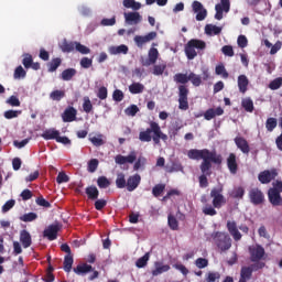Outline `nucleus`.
Returning a JSON list of instances; mask_svg holds the SVG:
<instances>
[{"instance_id": "1", "label": "nucleus", "mask_w": 282, "mask_h": 282, "mask_svg": "<svg viewBox=\"0 0 282 282\" xmlns=\"http://www.w3.org/2000/svg\"><path fill=\"white\" fill-rule=\"evenodd\" d=\"M187 158L189 160H195L196 162L203 160L199 165L202 175L198 177V182L200 188H208V177L206 176L213 175V164H217L218 166L221 165L224 162L221 154H218L215 150L210 151L208 149H191L187 151Z\"/></svg>"}, {"instance_id": "2", "label": "nucleus", "mask_w": 282, "mask_h": 282, "mask_svg": "<svg viewBox=\"0 0 282 282\" xmlns=\"http://www.w3.org/2000/svg\"><path fill=\"white\" fill-rule=\"evenodd\" d=\"M139 140L140 142H151V140H153L154 144H160V140L166 142V140H169V135L162 132L160 123L151 121L150 128L139 133Z\"/></svg>"}, {"instance_id": "3", "label": "nucleus", "mask_w": 282, "mask_h": 282, "mask_svg": "<svg viewBox=\"0 0 282 282\" xmlns=\"http://www.w3.org/2000/svg\"><path fill=\"white\" fill-rule=\"evenodd\" d=\"M210 197L213 198L212 205H206L203 208L204 215H208L209 217H215L217 215V210L215 208H221L226 204V197H224V185H219L214 187L210 191Z\"/></svg>"}, {"instance_id": "4", "label": "nucleus", "mask_w": 282, "mask_h": 282, "mask_svg": "<svg viewBox=\"0 0 282 282\" xmlns=\"http://www.w3.org/2000/svg\"><path fill=\"white\" fill-rule=\"evenodd\" d=\"M213 241L215 246L220 250V252H228L232 248V238L228 232L215 231L212 234Z\"/></svg>"}, {"instance_id": "5", "label": "nucleus", "mask_w": 282, "mask_h": 282, "mask_svg": "<svg viewBox=\"0 0 282 282\" xmlns=\"http://www.w3.org/2000/svg\"><path fill=\"white\" fill-rule=\"evenodd\" d=\"M195 50H206V42L204 40L192 39L185 44V55L187 61H194L197 56V51Z\"/></svg>"}, {"instance_id": "6", "label": "nucleus", "mask_w": 282, "mask_h": 282, "mask_svg": "<svg viewBox=\"0 0 282 282\" xmlns=\"http://www.w3.org/2000/svg\"><path fill=\"white\" fill-rule=\"evenodd\" d=\"M249 202L253 206H261L265 204V194L259 187H252L248 193Z\"/></svg>"}, {"instance_id": "7", "label": "nucleus", "mask_w": 282, "mask_h": 282, "mask_svg": "<svg viewBox=\"0 0 282 282\" xmlns=\"http://www.w3.org/2000/svg\"><path fill=\"white\" fill-rule=\"evenodd\" d=\"M188 87L185 85L178 86V109L181 111H188Z\"/></svg>"}, {"instance_id": "8", "label": "nucleus", "mask_w": 282, "mask_h": 282, "mask_svg": "<svg viewBox=\"0 0 282 282\" xmlns=\"http://www.w3.org/2000/svg\"><path fill=\"white\" fill-rule=\"evenodd\" d=\"M249 254L251 263H256L265 257V249L261 245H256L249 247Z\"/></svg>"}, {"instance_id": "9", "label": "nucleus", "mask_w": 282, "mask_h": 282, "mask_svg": "<svg viewBox=\"0 0 282 282\" xmlns=\"http://www.w3.org/2000/svg\"><path fill=\"white\" fill-rule=\"evenodd\" d=\"M192 11L196 14V21H204L208 17V10L197 0L192 2Z\"/></svg>"}, {"instance_id": "10", "label": "nucleus", "mask_w": 282, "mask_h": 282, "mask_svg": "<svg viewBox=\"0 0 282 282\" xmlns=\"http://www.w3.org/2000/svg\"><path fill=\"white\" fill-rule=\"evenodd\" d=\"M155 39H158V32L152 31L147 35H135L134 43L137 47L142 48L144 47V45H147V43H151V41H155Z\"/></svg>"}, {"instance_id": "11", "label": "nucleus", "mask_w": 282, "mask_h": 282, "mask_svg": "<svg viewBox=\"0 0 282 282\" xmlns=\"http://www.w3.org/2000/svg\"><path fill=\"white\" fill-rule=\"evenodd\" d=\"M278 176L279 172L276 169L264 170L259 173L258 180L261 184H270V182H272V180H276Z\"/></svg>"}, {"instance_id": "12", "label": "nucleus", "mask_w": 282, "mask_h": 282, "mask_svg": "<svg viewBox=\"0 0 282 282\" xmlns=\"http://www.w3.org/2000/svg\"><path fill=\"white\" fill-rule=\"evenodd\" d=\"M216 14L215 19L221 21L224 19V12H230V0H220V3L215 6Z\"/></svg>"}, {"instance_id": "13", "label": "nucleus", "mask_w": 282, "mask_h": 282, "mask_svg": "<svg viewBox=\"0 0 282 282\" xmlns=\"http://www.w3.org/2000/svg\"><path fill=\"white\" fill-rule=\"evenodd\" d=\"M59 230H61V225H58V223H55L53 225H50L48 228L44 229L43 237L45 239H48V241H56V239H58Z\"/></svg>"}, {"instance_id": "14", "label": "nucleus", "mask_w": 282, "mask_h": 282, "mask_svg": "<svg viewBox=\"0 0 282 282\" xmlns=\"http://www.w3.org/2000/svg\"><path fill=\"white\" fill-rule=\"evenodd\" d=\"M227 230H228L229 235L232 236L234 241H241V238L243 236L241 235V231H239V227H237V221L228 220L227 221Z\"/></svg>"}, {"instance_id": "15", "label": "nucleus", "mask_w": 282, "mask_h": 282, "mask_svg": "<svg viewBox=\"0 0 282 282\" xmlns=\"http://www.w3.org/2000/svg\"><path fill=\"white\" fill-rule=\"evenodd\" d=\"M268 200L273 206V208L282 206V196L281 193L276 192V189H268Z\"/></svg>"}, {"instance_id": "16", "label": "nucleus", "mask_w": 282, "mask_h": 282, "mask_svg": "<svg viewBox=\"0 0 282 282\" xmlns=\"http://www.w3.org/2000/svg\"><path fill=\"white\" fill-rule=\"evenodd\" d=\"M140 182H142V176H140V174L129 176L126 182L127 191L133 193V191L140 186Z\"/></svg>"}, {"instance_id": "17", "label": "nucleus", "mask_w": 282, "mask_h": 282, "mask_svg": "<svg viewBox=\"0 0 282 282\" xmlns=\"http://www.w3.org/2000/svg\"><path fill=\"white\" fill-rule=\"evenodd\" d=\"M124 21L128 25H138L142 23V15L140 12H124Z\"/></svg>"}, {"instance_id": "18", "label": "nucleus", "mask_w": 282, "mask_h": 282, "mask_svg": "<svg viewBox=\"0 0 282 282\" xmlns=\"http://www.w3.org/2000/svg\"><path fill=\"white\" fill-rule=\"evenodd\" d=\"M234 142H235L237 149H239L241 151V153H243L245 155H248V153H250V144L248 143V140H246V138L236 137L234 139Z\"/></svg>"}, {"instance_id": "19", "label": "nucleus", "mask_w": 282, "mask_h": 282, "mask_svg": "<svg viewBox=\"0 0 282 282\" xmlns=\"http://www.w3.org/2000/svg\"><path fill=\"white\" fill-rule=\"evenodd\" d=\"M227 169H229V173H231V175H237V171H239V164H237V154L230 153L228 155Z\"/></svg>"}, {"instance_id": "20", "label": "nucleus", "mask_w": 282, "mask_h": 282, "mask_svg": "<svg viewBox=\"0 0 282 282\" xmlns=\"http://www.w3.org/2000/svg\"><path fill=\"white\" fill-rule=\"evenodd\" d=\"M78 115V111L76 108L69 106L66 108L62 115L63 122H74L76 120V116Z\"/></svg>"}, {"instance_id": "21", "label": "nucleus", "mask_w": 282, "mask_h": 282, "mask_svg": "<svg viewBox=\"0 0 282 282\" xmlns=\"http://www.w3.org/2000/svg\"><path fill=\"white\" fill-rule=\"evenodd\" d=\"M154 270H152V276H160L163 272H169L171 270V265L162 264V262L156 261L154 262Z\"/></svg>"}, {"instance_id": "22", "label": "nucleus", "mask_w": 282, "mask_h": 282, "mask_svg": "<svg viewBox=\"0 0 282 282\" xmlns=\"http://www.w3.org/2000/svg\"><path fill=\"white\" fill-rule=\"evenodd\" d=\"M20 242L22 243L23 248H30V246H32V235H30V231L25 229L21 230Z\"/></svg>"}, {"instance_id": "23", "label": "nucleus", "mask_w": 282, "mask_h": 282, "mask_svg": "<svg viewBox=\"0 0 282 282\" xmlns=\"http://www.w3.org/2000/svg\"><path fill=\"white\" fill-rule=\"evenodd\" d=\"M61 65H63V59L61 57H54L51 59V62L46 64L47 72L50 74H54V72H56V69H58Z\"/></svg>"}, {"instance_id": "24", "label": "nucleus", "mask_w": 282, "mask_h": 282, "mask_svg": "<svg viewBox=\"0 0 282 282\" xmlns=\"http://www.w3.org/2000/svg\"><path fill=\"white\" fill-rule=\"evenodd\" d=\"M216 116H224V108L218 107L216 109L209 108L205 111L204 118L205 120H213Z\"/></svg>"}, {"instance_id": "25", "label": "nucleus", "mask_w": 282, "mask_h": 282, "mask_svg": "<svg viewBox=\"0 0 282 282\" xmlns=\"http://www.w3.org/2000/svg\"><path fill=\"white\" fill-rule=\"evenodd\" d=\"M248 85H250V80L248 79V76L246 75L238 76V89L240 94H246V91H248Z\"/></svg>"}, {"instance_id": "26", "label": "nucleus", "mask_w": 282, "mask_h": 282, "mask_svg": "<svg viewBox=\"0 0 282 282\" xmlns=\"http://www.w3.org/2000/svg\"><path fill=\"white\" fill-rule=\"evenodd\" d=\"M58 135H61V132L54 128H51V129H46L41 134V138H43V140H57Z\"/></svg>"}, {"instance_id": "27", "label": "nucleus", "mask_w": 282, "mask_h": 282, "mask_svg": "<svg viewBox=\"0 0 282 282\" xmlns=\"http://www.w3.org/2000/svg\"><path fill=\"white\" fill-rule=\"evenodd\" d=\"M252 279V269H250L248 265H243L240 269V279L238 282H248Z\"/></svg>"}, {"instance_id": "28", "label": "nucleus", "mask_w": 282, "mask_h": 282, "mask_svg": "<svg viewBox=\"0 0 282 282\" xmlns=\"http://www.w3.org/2000/svg\"><path fill=\"white\" fill-rule=\"evenodd\" d=\"M59 50H62L64 54H69L70 52H74V50H76V42L63 40V42L59 45Z\"/></svg>"}, {"instance_id": "29", "label": "nucleus", "mask_w": 282, "mask_h": 282, "mask_svg": "<svg viewBox=\"0 0 282 282\" xmlns=\"http://www.w3.org/2000/svg\"><path fill=\"white\" fill-rule=\"evenodd\" d=\"M109 53L112 55L129 54V46L124 44H121L119 46H110Z\"/></svg>"}, {"instance_id": "30", "label": "nucleus", "mask_w": 282, "mask_h": 282, "mask_svg": "<svg viewBox=\"0 0 282 282\" xmlns=\"http://www.w3.org/2000/svg\"><path fill=\"white\" fill-rule=\"evenodd\" d=\"M86 195L88 199H91L94 202L98 199V195H100V192L98 191V187H96V185H90L86 187Z\"/></svg>"}, {"instance_id": "31", "label": "nucleus", "mask_w": 282, "mask_h": 282, "mask_svg": "<svg viewBox=\"0 0 282 282\" xmlns=\"http://www.w3.org/2000/svg\"><path fill=\"white\" fill-rule=\"evenodd\" d=\"M76 74H77L76 68H66L62 72L59 78L62 80L69 82L72 80V78H74V76H76Z\"/></svg>"}, {"instance_id": "32", "label": "nucleus", "mask_w": 282, "mask_h": 282, "mask_svg": "<svg viewBox=\"0 0 282 282\" xmlns=\"http://www.w3.org/2000/svg\"><path fill=\"white\" fill-rule=\"evenodd\" d=\"M91 270H94V268L87 263L78 264L76 268L73 269L75 274H87V272H91Z\"/></svg>"}, {"instance_id": "33", "label": "nucleus", "mask_w": 282, "mask_h": 282, "mask_svg": "<svg viewBox=\"0 0 282 282\" xmlns=\"http://www.w3.org/2000/svg\"><path fill=\"white\" fill-rule=\"evenodd\" d=\"M205 34H208L209 36L214 34L215 36H217L218 34H221V26H217L215 24H207L205 26Z\"/></svg>"}, {"instance_id": "34", "label": "nucleus", "mask_w": 282, "mask_h": 282, "mask_svg": "<svg viewBox=\"0 0 282 282\" xmlns=\"http://www.w3.org/2000/svg\"><path fill=\"white\" fill-rule=\"evenodd\" d=\"M243 195H246V188H243V186L235 187L230 193V197L234 199H241Z\"/></svg>"}, {"instance_id": "35", "label": "nucleus", "mask_w": 282, "mask_h": 282, "mask_svg": "<svg viewBox=\"0 0 282 282\" xmlns=\"http://www.w3.org/2000/svg\"><path fill=\"white\" fill-rule=\"evenodd\" d=\"M221 279V273L217 272V271H209L206 274L205 281L206 282H219Z\"/></svg>"}, {"instance_id": "36", "label": "nucleus", "mask_w": 282, "mask_h": 282, "mask_svg": "<svg viewBox=\"0 0 282 282\" xmlns=\"http://www.w3.org/2000/svg\"><path fill=\"white\" fill-rule=\"evenodd\" d=\"M167 225L171 230H180V221H177V218L173 214L167 216Z\"/></svg>"}, {"instance_id": "37", "label": "nucleus", "mask_w": 282, "mask_h": 282, "mask_svg": "<svg viewBox=\"0 0 282 282\" xmlns=\"http://www.w3.org/2000/svg\"><path fill=\"white\" fill-rule=\"evenodd\" d=\"M241 105L245 108V111L248 113H252V111H254V101H252L250 98L242 99Z\"/></svg>"}, {"instance_id": "38", "label": "nucleus", "mask_w": 282, "mask_h": 282, "mask_svg": "<svg viewBox=\"0 0 282 282\" xmlns=\"http://www.w3.org/2000/svg\"><path fill=\"white\" fill-rule=\"evenodd\" d=\"M129 91L130 94H142V91H144V85L140 84V83H132L129 86Z\"/></svg>"}, {"instance_id": "39", "label": "nucleus", "mask_w": 282, "mask_h": 282, "mask_svg": "<svg viewBox=\"0 0 282 282\" xmlns=\"http://www.w3.org/2000/svg\"><path fill=\"white\" fill-rule=\"evenodd\" d=\"M117 188H127V178L124 173H118L116 178Z\"/></svg>"}, {"instance_id": "40", "label": "nucleus", "mask_w": 282, "mask_h": 282, "mask_svg": "<svg viewBox=\"0 0 282 282\" xmlns=\"http://www.w3.org/2000/svg\"><path fill=\"white\" fill-rule=\"evenodd\" d=\"M149 259H151V253L147 252L143 257L139 258L135 262L137 268H147L149 263Z\"/></svg>"}, {"instance_id": "41", "label": "nucleus", "mask_w": 282, "mask_h": 282, "mask_svg": "<svg viewBox=\"0 0 282 282\" xmlns=\"http://www.w3.org/2000/svg\"><path fill=\"white\" fill-rule=\"evenodd\" d=\"M123 8L140 10V8H142V4L140 2H135V0H123Z\"/></svg>"}, {"instance_id": "42", "label": "nucleus", "mask_w": 282, "mask_h": 282, "mask_svg": "<svg viewBox=\"0 0 282 282\" xmlns=\"http://www.w3.org/2000/svg\"><path fill=\"white\" fill-rule=\"evenodd\" d=\"M215 74L217 76H221V78H225V79L230 76V74H228V70H226V66H224V64L216 66Z\"/></svg>"}, {"instance_id": "43", "label": "nucleus", "mask_w": 282, "mask_h": 282, "mask_svg": "<svg viewBox=\"0 0 282 282\" xmlns=\"http://www.w3.org/2000/svg\"><path fill=\"white\" fill-rule=\"evenodd\" d=\"M189 80V75L178 73L174 75V82L180 83L181 85H186Z\"/></svg>"}, {"instance_id": "44", "label": "nucleus", "mask_w": 282, "mask_h": 282, "mask_svg": "<svg viewBox=\"0 0 282 282\" xmlns=\"http://www.w3.org/2000/svg\"><path fill=\"white\" fill-rule=\"evenodd\" d=\"M97 186L100 188H109L111 186V181L107 176H99L97 178Z\"/></svg>"}, {"instance_id": "45", "label": "nucleus", "mask_w": 282, "mask_h": 282, "mask_svg": "<svg viewBox=\"0 0 282 282\" xmlns=\"http://www.w3.org/2000/svg\"><path fill=\"white\" fill-rule=\"evenodd\" d=\"M35 219H39V215H36L34 212L24 214L20 217V221L24 223L35 221Z\"/></svg>"}, {"instance_id": "46", "label": "nucleus", "mask_w": 282, "mask_h": 282, "mask_svg": "<svg viewBox=\"0 0 282 282\" xmlns=\"http://www.w3.org/2000/svg\"><path fill=\"white\" fill-rule=\"evenodd\" d=\"M74 265V257L65 256L64 258V271L72 272V267Z\"/></svg>"}, {"instance_id": "47", "label": "nucleus", "mask_w": 282, "mask_h": 282, "mask_svg": "<svg viewBox=\"0 0 282 282\" xmlns=\"http://www.w3.org/2000/svg\"><path fill=\"white\" fill-rule=\"evenodd\" d=\"M50 98L51 100H56L57 102H59V100H63V98H65V90H53L50 94Z\"/></svg>"}, {"instance_id": "48", "label": "nucleus", "mask_w": 282, "mask_h": 282, "mask_svg": "<svg viewBox=\"0 0 282 282\" xmlns=\"http://www.w3.org/2000/svg\"><path fill=\"white\" fill-rule=\"evenodd\" d=\"M83 110L85 113H91L94 110V105L91 104V99L89 97H84V102H83Z\"/></svg>"}, {"instance_id": "49", "label": "nucleus", "mask_w": 282, "mask_h": 282, "mask_svg": "<svg viewBox=\"0 0 282 282\" xmlns=\"http://www.w3.org/2000/svg\"><path fill=\"white\" fill-rule=\"evenodd\" d=\"M165 189H166V185L165 184H156L152 188L153 197H160V195H162V193H164Z\"/></svg>"}, {"instance_id": "50", "label": "nucleus", "mask_w": 282, "mask_h": 282, "mask_svg": "<svg viewBox=\"0 0 282 282\" xmlns=\"http://www.w3.org/2000/svg\"><path fill=\"white\" fill-rule=\"evenodd\" d=\"M25 76H28V73L25 72L23 66H18L14 70L13 78H15V80H19L21 78H25Z\"/></svg>"}, {"instance_id": "51", "label": "nucleus", "mask_w": 282, "mask_h": 282, "mask_svg": "<svg viewBox=\"0 0 282 282\" xmlns=\"http://www.w3.org/2000/svg\"><path fill=\"white\" fill-rule=\"evenodd\" d=\"M265 129L269 132L274 131V129H276V118L274 117L268 118L265 122Z\"/></svg>"}, {"instance_id": "52", "label": "nucleus", "mask_w": 282, "mask_h": 282, "mask_svg": "<svg viewBox=\"0 0 282 282\" xmlns=\"http://www.w3.org/2000/svg\"><path fill=\"white\" fill-rule=\"evenodd\" d=\"M98 164H100V161H98V159H91L88 162V167H87L88 173H96V171H98Z\"/></svg>"}, {"instance_id": "53", "label": "nucleus", "mask_w": 282, "mask_h": 282, "mask_svg": "<svg viewBox=\"0 0 282 282\" xmlns=\"http://www.w3.org/2000/svg\"><path fill=\"white\" fill-rule=\"evenodd\" d=\"M144 166H147V158L139 156L133 165V171H140V169H144Z\"/></svg>"}, {"instance_id": "54", "label": "nucleus", "mask_w": 282, "mask_h": 282, "mask_svg": "<svg viewBox=\"0 0 282 282\" xmlns=\"http://www.w3.org/2000/svg\"><path fill=\"white\" fill-rule=\"evenodd\" d=\"M248 268H250L251 272H259V270H263V268H265V262H262L261 260H259L248 265Z\"/></svg>"}, {"instance_id": "55", "label": "nucleus", "mask_w": 282, "mask_h": 282, "mask_svg": "<svg viewBox=\"0 0 282 282\" xmlns=\"http://www.w3.org/2000/svg\"><path fill=\"white\" fill-rule=\"evenodd\" d=\"M189 80L194 87H199V85H202V76L195 73H189Z\"/></svg>"}, {"instance_id": "56", "label": "nucleus", "mask_w": 282, "mask_h": 282, "mask_svg": "<svg viewBox=\"0 0 282 282\" xmlns=\"http://www.w3.org/2000/svg\"><path fill=\"white\" fill-rule=\"evenodd\" d=\"M281 86H282V78L278 77L269 84V89H272V91H276V89H281Z\"/></svg>"}, {"instance_id": "57", "label": "nucleus", "mask_w": 282, "mask_h": 282, "mask_svg": "<svg viewBox=\"0 0 282 282\" xmlns=\"http://www.w3.org/2000/svg\"><path fill=\"white\" fill-rule=\"evenodd\" d=\"M165 70L166 64H159L154 65L152 74H154V76H162V74H164Z\"/></svg>"}, {"instance_id": "58", "label": "nucleus", "mask_w": 282, "mask_h": 282, "mask_svg": "<svg viewBox=\"0 0 282 282\" xmlns=\"http://www.w3.org/2000/svg\"><path fill=\"white\" fill-rule=\"evenodd\" d=\"M21 116V110H7L4 111V118L7 120H12V118H19Z\"/></svg>"}, {"instance_id": "59", "label": "nucleus", "mask_w": 282, "mask_h": 282, "mask_svg": "<svg viewBox=\"0 0 282 282\" xmlns=\"http://www.w3.org/2000/svg\"><path fill=\"white\" fill-rule=\"evenodd\" d=\"M107 96H109V91L107 90V87L105 86L99 87L97 91V98H99V100H107Z\"/></svg>"}, {"instance_id": "60", "label": "nucleus", "mask_w": 282, "mask_h": 282, "mask_svg": "<svg viewBox=\"0 0 282 282\" xmlns=\"http://www.w3.org/2000/svg\"><path fill=\"white\" fill-rule=\"evenodd\" d=\"M7 105H10V107H21V100H19V97L12 95L7 99Z\"/></svg>"}, {"instance_id": "61", "label": "nucleus", "mask_w": 282, "mask_h": 282, "mask_svg": "<svg viewBox=\"0 0 282 282\" xmlns=\"http://www.w3.org/2000/svg\"><path fill=\"white\" fill-rule=\"evenodd\" d=\"M89 140L91 144H94V147H102L105 144V140H102V134H98L97 137H91Z\"/></svg>"}, {"instance_id": "62", "label": "nucleus", "mask_w": 282, "mask_h": 282, "mask_svg": "<svg viewBox=\"0 0 282 282\" xmlns=\"http://www.w3.org/2000/svg\"><path fill=\"white\" fill-rule=\"evenodd\" d=\"M158 56H160V53L158 52V48L152 47L149 51L148 58H150V62L158 63Z\"/></svg>"}, {"instance_id": "63", "label": "nucleus", "mask_w": 282, "mask_h": 282, "mask_svg": "<svg viewBox=\"0 0 282 282\" xmlns=\"http://www.w3.org/2000/svg\"><path fill=\"white\" fill-rule=\"evenodd\" d=\"M196 268H199V270H203V268H208V259L206 258H197L195 261Z\"/></svg>"}, {"instance_id": "64", "label": "nucleus", "mask_w": 282, "mask_h": 282, "mask_svg": "<svg viewBox=\"0 0 282 282\" xmlns=\"http://www.w3.org/2000/svg\"><path fill=\"white\" fill-rule=\"evenodd\" d=\"M140 111V108H138L137 105H131L124 110L126 116H135Z\"/></svg>"}]
</instances>
